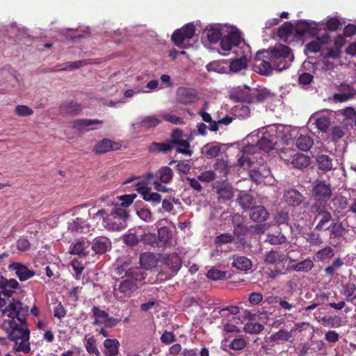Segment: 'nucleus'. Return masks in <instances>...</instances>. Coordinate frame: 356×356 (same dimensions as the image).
<instances>
[{"mask_svg": "<svg viewBox=\"0 0 356 356\" xmlns=\"http://www.w3.org/2000/svg\"><path fill=\"white\" fill-rule=\"evenodd\" d=\"M19 288V282L15 279H7L0 276V309L5 317L2 327L8 338L15 343L13 350L29 353L31 351L30 330L27 325V316L29 308L22 302L13 299L6 305V298H9Z\"/></svg>", "mask_w": 356, "mask_h": 356, "instance_id": "f257e3e1", "label": "nucleus"}, {"mask_svg": "<svg viewBox=\"0 0 356 356\" xmlns=\"http://www.w3.org/2000/svg\"><path fill=\"white\" fill-rule=\"evenodd\" d=\"M128 218V211L118 205L116 207H113L110 212L107 209H102L94 213L91 216V219L96 225H99L102 222L104 227L112 231L124 229Z\"/></svg>", "mask_w": 356, "mask_h": 356, "instance_id": "f03ea898", "label": "nucleus"}, {"mask_svg": "<svg viewBox=\"0 0 356 356\" xmlns=\"http://www.w3.org/2000/svg\"><path fill=\"white\" fill-rule=\"evenodd\" d=\"M261 55L264 58L270 60L275 70L279 72L289 67L293 60L291 49L281 44L275 45L273 48L259 51L256 58L257 60H260Z\"/></svg>", "mask_w": 356, "mask_h": 356, "instance_id": "7ed1b4c3", "label": "nucleus"}, {"mask_svg": "<svg viewBox=\"0 0 356 356\" xmlns=\"http://www.w3.org/2000/svg\"><path fill=\"white\" fill-rule=\"evenodd\" d=\"M143 280H136L134 278L118 280L114 285V296L116 299L122 300L129 298L138 288V283Z\"/></svg>", "mask_w": 356, "mask_h": 356, "instance_id": "20e7f679", "label": "nucleus"}, {"mask_svg": "<svg viewBox=\"0 0 356 356\" xmlns=\"http://www.w3.org/2000/svg\"><path fill=\"white\" fill-rule=\"evenodd\" d=\"M312 193L316 204L325 205L332 195L331 185L325 180L317 179L314 182Z\"/></svg>", "mask_w": 356, "mask_h": 356, "instance_id": "39448f33", "label": "nucleus"}, {"mask_svg": "<svg viewBox=\"0 0 356 356\" xmlns=\"http://www.w3.org/2000/svg\"><path fill=\"white\" fill-rule=\"evenodd\" d=\"M272 94L266 88L257 90L250 94L238 92L232 95V99L236 102H246L248 104L262 103L271 97Z\"/></svg>", "mask_w": 356, "mask_h": 356, "instance_id": "423d86ee", "label": "nucleus"}, {"mask_svg": "<svg viewBox=\"0 0 356 356\" xmlns=\"http://www.w3.org/2000/svg\"><path fill=\"white\" fill-rule=\"evenodd\" d=\"M115 273L118 275H124L127 278H134L136 280H144L143 270L137 266H134L130 260L124 261L115 268Z\"/></svg>", "mask_w": 356, "mask_h": 356, "instance_id": "0eeeda50", "label": "nucleus"}, {"mask_svg": "<svg viewBox=\"0 0 356 356\" xmlns=\"http://www.w3.org/2000/svg\"><path fill=\"white\" fill-rule=\"evenodd\" d=\"M195 31L194 24L193 23H188L181 29L174 31L171 37L172 41L176 46L181 47V44L186 40H190L194 36Z\"/></svg>", "mask_w": 356, "mask_h": 356, "instance_id": "6e6552de", "label": "nucleus"}, {"mask_svg": "<svg viewBox=\"0 0 356 356\" xmlns=\"http://www.w3.org/2000/svg\"><path fill=\"white\" fill-rule=\"evenodd\" d=\"M176 99L181 104H193L197 99V92L193 88L179 87L177 90Z\"/></svg>", "mask_w": 356, "mask_h": 356, "instance_id": "1a4fd4ad", "label": "nucleus"}, {"mask_svg": "<svg viewBox=\"0 0 356 356\" xmlns=\"http://www.w3.org/2000/svg\"><path fill=\"white\" fill-rule=\"evenodd\" d=\"M102 120L90 119H77L72 122V128L79 132H87L95 130L97 128L95 125H102Z\"/></svg>", "mask_w": 356, "mask_h": 356, "instance_id": "9d476101", "label": "nucleus"}, {"mask_svg": "<svg viewBox=\"0 0 356 356\" xmlns=\"http://www.w3.org/2000/svg\"><path fill=\"white\" fill-rule=\"evenodd\" d=\"M241 42V35L238 31H230L220 39V47L224 51H230Z\"/></svg>", "mask_w": 356, "mask_h": 356, "instance_id": "9b49d317", "label": "nucleus"}, {"mask_svg": "<svg viewBox=\"0 0 356 356\" xmlns=\"http://www.w3.org/2000/svg\"><path fill=\"white\" fill-rule=\"evenodd\" d=\"M339 92L333 95V100L337 102H346L356 95V90L350 85L341 83L338 88Z\"/></svg>", "mask_w": 356, "mask_h": 356, "instance_id": "f8f14e48", "label": "nucleus"}, {"mask_svg": "<svg viewBox=\"0 0 356 356\" xmlns=\"http://www.w3.org/2000/svg\"><path fill=\"white\" fill-rule=\"evenodd\" d=\"M122 145L118 142L104 138L99 141L94 147L93 152L95 154H105L110 151L118 150Z\"/></svg>", "mask_w": 356, "mask_h": 356, "instance_id": "ddd939ff", "label": "nucleus"}, {"mask_svg": "<svg viewBox=\"0 0 356 356\" xmlns=\"http://www.w3.org/2000/svg\"><path fill=\"white\" fill-rule=\"evenodd\" d=\"M161 261L163 264L170 268L174 273H176L181 267L182 260L180 256L176 253L164 254Z\"/></svg>", "mask_w": 356, "mask_h": 356, "instance_id": "4468645a", "label": "nucleus"}, {"mask_svg": "<svg viewBox=\"0 0 356 356\" xmlns=\"http://www.w3.org/2000/svg\"><path fill=\"white\" fill-rule=\"evenodd\" d=\"M9 268L15 271V274L22 282L26 281L33 277L35 271L29 269L26 265L14 262L9 265Z\"/></svg>", "mask_w": 356, "mask_h": 356, "instance_id": "2eb2a0df", "label": "nucleus"}, {"mask_svg": "<svg viewBox=\"0 0 356 356\" xmlns=\"http://www.w3.org/2000/svg\"><path fill=\"white\" fill-rule=\"evenodd\" d=\"M159 248H167L172 245L173 232L168 227H161L157 232Z\"/></svg>", "mask_w": 356, "mask_h": 356, "instance_id": "dca6fc26", "label": "nucleus"}, {"mask_svg": "<svg viewBox=\"0 0 356 356\" xmlns=\"http://www.w3.org/2000/svg\"><path fill=\"white\" fill-rule=\"evenodd\" d=\"M91 248L95 254H103L111 249V242L106 236H97L93 239Z\"/></svg>", "mask_w": 356, "mask_h": 356, "instance_id": "f3484780", "label": "nucleus"}, {"mask_svg": "<svg viewBox=\"0 0 356 356\" xmlns=\"http://www.w3.org/2000/svg\"><path fill=\"white\" fill-rule=\"evenodd\" d=\"M313 208L315 209L316 211L319 216H321V218L316 225L315 229L318 231L329 229L328 226L326 225L332 220L331 213L327 210L322 209L321 207L318 204H314Z\"/></svg>", "mask_w": 356, "mask_h": 356, "instance_id": "a211bd4d", "label": "nucleus"}, {"mask_svg": "<svg viewBox=\"0 0 356 356\" xmlns=\"http://www.w3.org/2000/svg\"><path fill=\"white\" fill-rule=\"evenodd\" d=\"M284 200L289 206H299L304 200V196L296 189H289L284 195Z\"/></svg>", "mask_w": 356, "mask_h": 356, "instance_id": "6ab92c4d", "label": "nucleus"}, {"mask_svg": "<svg viewBox=\"0 0 356 356\" xmlns=\"http://www.w3.org/2000/svg\"><path fill=\"white\" fill-rule=\"evenodd\" d=\"M68 229L72 232L86 233L90 231V225L86 219L77 217L68 222Z\"/></svg>", "mask_w": 356, "mask_h": 356, "instance_id": "aec40b11", "label": "nucleus"}, {"mask_svg": "<svg viewBox=\"0 0 356 356\" xmlns=\"http://www.w3.org/2000/svg\"><path fill=\"white\" fill-rule=\"evenodd\" d=\"M293 29L296 34L300 36L307 35H314L317 33V29L315 27H312L310 24L305 21H299Z\"/></svg>", "mask_w": 356, "mask_h": 356, "instance_id": "412c9836", "label": "nucleus"}, {"mask_svg": "<svg viewBox=\"0 0 356 356\" xmlns=\"http://www.w3.org/2000/svg\"><path fill=\"white\" fill-rule=\"evenodd\" d=\"M269 216L266 209L263 206H256L251 207L250 218L254 222H264Z\"/></svg>", "mask_w": 356, "mask_h": 356, "instance_id": "4be33fe9", "label": "nucleus"}, {"mask_svg": "<svg viewBox=\"0 0 356 356\" xmlns=\"http://www.w3.org/2000/svg\"><path fill=\"white\" fill-rule=\"evenodd\" d=\"M276 143L275 136L266 134L258 141L257 146L264 152L268 153L270 150L273 149Z\"/></svg>", "mask_w": 356, "mask_h": 356, "instance_id": "5701e85b", "label": "nucleus"}, {"mask_svg": "<svg viewBox=\"0 0 356 356\" xmlns=\"http://www.w3.org/2000/svg\"><path fill=\"white\" fill-rule=\"evenodd\" d=\"M89 243L83 238L79 239L71 248L70 252L72 254H77L79 257H86L88 254Z\"/></svg>", "mask_w": 356, "mask_h": 356, "instance_id": "b1692460", "label": "nucleus"}, {"mask_svg": "<svg viewBox=\"0 0 356 356\" xmlns=\"http://www.w3.org/2000/svg\"><path fill=\"white\" fill-rule=\"evenodd\" d=\"M330 40V36L325 34L321 38H317L316 40L309 42L306 46V49L311 53H317L321 50L322 44H328Z\"/></svg>", "mask_w": 356, "mask_h": 356, "instance_id": "393cba45", "label": "nucleus"}, {"mask_svg": "<svg viewBox=\"0 0 356 356\" xmlns=\"http://www.w3.org/2000/svg\"><path fill=\"white\" fill-rule=\"evenodd\" d=\"M232 267L239 270H248L252 267V261L246 257L234 255Z\"/></svg>", "mask_w": 356, "mask_h": 356, "instance_id": "a878e982", "label": "nucleus"}, {"mask_svg": "<svg viewBox=\"0 0 356 356\" xmlns=\"http://www.w3.org/2000/svg\"><path fill=\"white\" fill-rule=\"evenodd\" d=\"M106 356H118L120 343L116 339H107L104 342Z\"/></svg>", "mask_w": 356, "mask_h": 356, "instance_id": "bb28decb", "label": "nucleus"}, {"mask_svg": "<svg viewBox=\"0 0 356 356\" xmlns=\"http://www.w3.org/2000/svg\"><path fill=\"white\" fill-rule=\"evenodd\" d=\"M60 110L65 113L76 115L81 111L82 106L74 101L65 102L61 104Z\"/></svg>", "mask_w": 356, "mask_h": 356, "instance_id": "cd10ccee", "label": "nucleus"}, {"mask_svg": "<svg viewBox=\"0 0 356 356\" xmlns=\"http://www.w3.org/2000/svg\"><path fill=\"white\" fill-rule=\"evenodd\" d=\"M316 161L318 168L323 172H327L332 169V159L328 155H318Z\"/></svg>", "mask_w": 356, "mask_h": 356, "instance_id": "c85d7f7f", "label": "nucleus"}, {"mask_svg": "<svg viewBox=\"0 0 356 356\" xmlns=\"http://www.w3.org/2000/svg\"><path fill=\"white\" fill-rule=\"evenodd\" d=\"M309 157L302 153H297L293 155L291 161L293 166L298 169L306 168L309 165Z\"/></svg>", "mask_w": 356, "mask_h": 356, "instance_id": "c756f323", "label": "nucleus"}, {"mask_svg": "<svg viewBox=\"0 0 356 356\" xmlns=\"http://www.w3.org/2000/svg\"><path fill=\"white\" fill-rule=\"evenodd\" d=\"M173 177L172 170L168 166H163L157 170V180L163 184H168Z\"/></svg>", "mask_w": 356, "mask_h": 356, "instance_id": "7c9ffc66", "label": "nucleus"}, {"mask_svg": "<svg viewBox=\"0 0 356 356\" xmlns=\"http://www.w3.org/2000/svg\"><path fill=\"white\" fill-rule=\"evenodd\" d=\"M92 317L94 318L92 324L94 325L104 324L108 317V314L102 310L98 306H94L92 309Z\"/></svg>", "mask_w": 356, "mask_h": 356, "instance_id": "2f4dec72", "label": "nucleus"}, {"mask_svg": "<svg viewBox=\"0 0 356 356\" xmlns=\"http://www.w3.org/2000/svg\"><path fill=\"white\" fill-rule=\"evenodd\" d=\"M330 231V238H339L343 236L346 232V228L343 225L342 222H332L328 226Z\"/></svg>", "mask_w": 356, "mask_h": 356, "instance_id": "473e14b6", "label": "nucleus"}, {"mask_svg": "<svg viewBox=\"0 0 356 356\" xmlns=\"http://www.w3.org/2000/svg\"><path fill=\"white\" fill-rule=\"evenodd\" d=\"M136 194L134 193L123 195L118 197V199L122 201L120 205L118 204V202H115L114 201H110L111 204H108V205H111L113 207H116V205H118V207L125 209V207H128L133 203L134 200L136 199Z\"/></svg>", "mask_w": 356, "mask_h": 356, "instance_id": "72a5a7b5", "label": "nucleus"}, {"mask_svg": "<svg viewBox=\"0 0 356 356\" xmlns=\"http://www.w3.org/2000/svg\"><path fill=\"white\" fill-rule=\"evenodd\" d=\"M312 120H314L316 127L321 131L325 132L331 124L330 118L328 116L321 115L319 116L313 117Z\"/></svg>", "mask_w": 356, "mask_h": 356, "instance_id": "f704fd0d", "label": "nucleus"}, {"mask_svg": "<svg viewBox=\"0 0 356 356\" xmlns=\"http://www.w3.org/2000/svg\"><path fill=\"white\" fill-rule=\"evenodd\" d=\"M173 148L172 144L170 142L168 143H156L153 142L149 146V151L151 152H163L167 153L171 151Z\"/></svg>", "mask_w": 356, "mask_h": 356, "instance_id": "c9c22d12", "label": "nucleus"}, {"mask_svg": "<svg viewBox=\"0 0 356 356\" xmlns=\"http://www.w3.org/2000/svg\"><path fill=\"white\" fill-rule=\"evenodd\" d=\"M161 120L156 115H148L143 118L139 122V126L145 129H149L157 127Z\"/></svg>", "mask_w": 356, "mask_h": 356, "instance_id": "e433bc0d", "label": "nucleus"}, {"mask_svg": "<svg viewBox=\"0 0 356 356\" xmlns=\"http://www.w3.org/2000/svg\"><path fill=\"white\" fill-rule=\"evenodd\" d=\"M342 287L343 290L341 293L343 296L346 297L347 300L353 301V300L356 299V296L352 298L356 291V285L354 282L348 281L343 284Z\"/></svg>", "mask_w": 356, "mask_h": 356, "instance_id": "4c0bfd02", "label": "nucleus"}, {"mask_svg": "<svg viewBox=\"0 0 356 356\" xmlns=\"http://www.w3.org/2000/svg\"><path fill=\"white\" fill-rule=\"evenodd\" d=\"M284 260V255L277 250H271L265 254L264 261L267 264H275Z\"/></svg>", "mask_w": 356, "mask_h": 356, "instance_id": "58836bf2", "label": "nucleus"}, {"mask_svg": "<svg viewBox=\"0 0 356 356\" xmlns=\"http://www.w3.org/2000/svg\"><path fill=\"white\" fill-rule=\"evenodd\" d=\"M314 142L313 139L308 136H299L296 140V147L302 150L307 152L308 151L313 145Z\"/></svg>", "mask_w": 356, "mask_h": 356, "instance_id": "ea45409f", "label": "nucleus"}, {"mask_svg": "<svg viewBox=\"0 0 356 356\" xmlns=\"http://www.w3.org/2000/svg\"><path fill=\"white\" fill-rule=\"evenodd\" d=\"M294 26L291 22H284L279 29L277 35L281 39L286 40L291 35L294 31Z\"/></svg>", "mask_w": 356, "mask_h": 356, "instance_id": "a19ab883", "label": "nucleus"}, {"mask_svg": "<svg viewBox=\"0 0 356 356\" xmlns=\"http://www.w3.org/2000/svg\"><path fill=\"white\" fill-rule=\"evenodd\" d=\"M207 38L211 43H216L222 38V32L219 26L207 28Z\"/></svg>", "mask_w": 356, "mask_h": 356, "instance_id": "79ce46f5", "label": "nucleus"}, {"mask_svg": "<svg viewBox=\"0 0 356 356\" xmlns=\"http://www.w3.org/2000/svg\"><path fill=\"white\" fill-rule=\"evenodd\" d=\"M237 202L244 209L254 207V198L248 193L241 194L237 198Z\"/></svg>", "mask_w": 356, "mask_h": 356, "instance_id": "37998d69", "label": "nucleus"}, {"mask_svg": "<svg viewBox=\"0 0 356 356\" xmlns=\"http://www.w3.org/2000/svg\"><path fill=\"white\" fill-rule=\"evenodd\" d=\"M140 262L145 268H151L156 264V258L152 253H143L140 255Z\"/></svg>", "mask_w": 356, "mask_h": 356, "instance_id": "c03bdc74", "label": "nucleus"}, {"mask_svg": "<svg viewBox=\"0 0 356 356\" xmlns=\"http://www.w3.org/2000/svg\"><path fill=\"white\" fill-rule=\"evenodd\" d=\"M334 256V250L330 247L326 246L319 250H318L316 253V257L318 261H323L326 259H330Z\"/></svg>", "mask_w": 356, "mask_h": 356, "instance_id": "a18cd8bd", "label": "nucleus"}, {"mask_svg": "<svg viewBox=\"0 0 356 356\" xmlns=\"http://www.w3.org/2000/svg\"><path fill=\"white\" fill-rule=\"evenodd\" d=\"M272 62L269 60H262L260 63L258 65L257 68L260 74L267 76L272 73L273 70H275L274 67L272 65Z\"/></svg>", "mask_w": 356, "mask_h": 356, "instance_id": "49530a36", "label": "nucleus"}, {"mask_svg": "<svg viewBox=\"0 0 356 356\" xmlns=\"http://www.w3.org/2000/svg\"><path fill=\"white\" fill-rule=\"evenodd\" d=\"M313 261L309 259H307L295 265L291 266V268L298 272H308L313 268Z\"/></svg>", "mask_w": 356, "mask_h": 356, "instance_id": "de8ad7c7", "label": "nucleus"}, {"mask_svg": "<svg viewBox=\"0 0 356 356\" xmlns=\"http://www.w3.org/2000/svg\"><path fill=\"white\" fill-rule=\"evenodd\" d=\"M214 169L225 177L229 172V166L227 161L223 159H218L213 165Z\"/></svg>", "mask_w": 356, "mask_h": 356, "instance_id": "09e8293b", "label": "nucleus"}, {"mask_svg": "<svg viewBox=\"0 0 356 356\" xmlns=\"http://www.w3.org/2000/svg\"><path fill=\"white\" fill-rule=\"evenodd\" d=\"M204 149L207 157L215 158L219 154L221 149L218 144L212 143L204 145Z\"/></svg>", "mask_w": 356, "mask_h": 356, "instance_id": "8fccbe9b", "label": "nucleus"}, {"mask_svg": "<svg viewBox=\"0 0 356 356\" xmlns=\"http://www.w3.org/2000/svg\"><path fill=\"white\" fill-rule=\"evenodd\" d=\"M175 145H177V152L186 155H191L192 152L189 149L190 143L186 140H175Z\"/></svg>", "mask_w": 356, "mask_h": 356, "instance_id": "3c124183", "label": "nucleus"}, {"mask_svg": "<svg viewBox=\"0 0 356 356\" xmlns=\"http://www.w3.org/2000/svg\"><path fill=\"white\" fill-rule=\"evenodd\" d=\"M207 277L212 280H223L226 277V272L216 268H212L207 272Z\"/></svg>", "mask_w": 356, "mask_h": 356, "instance_id": "603ef678", "label": "nucleus"}, {"mask_svg": "<svg viewBox=\"0 0 356 356\" xmlns=\"http://www.w3.org/2000/svg\"><path fill=\"white\" fill-rule=\"evenodd\" d=\"M239 321L240 318L233 317L232 320H229V322L224 325V330L227 333L240 332V325L234 324L235 322L238 323Z\"/></svg>", "mask_w": 356, "mask_h": 356, "instance_id": "864d4df0", "label": "nucleus"}, {"mask_svg": "<svg viewBox=\"0 0 356 356\" xmlns=\"http://www.w3.org/2000/svg\"><path fill=\"white\" fill-rule=\"evenodd\" d=\"M247 346V342L243 337L234 339L229 345L230 349L234 350H241Z\"/></svg>", "mask_w": 356, "mask_h": 356, "instance_id": "5fc2aeb1", "label": "nucleus"}, {"mask_svg": "<svg viewBox=\"0 0 356 356\" xmlns=\"http://www.w3.org/2000/svg\"><path fill=\"white\" fill-rule=\"evenodd\" d=\"M219 200H229L233 197L232 189L227 186H222L218 190Z\"/></svg>", "mask_w": 356, "mask_h": 356, "instance_id": "6e6d98bb", "label": "nucleus"}, {"mask_svg": "<svg viewBox=\"0 0 356 356\" xmlns=\"http://www.w3.org/2000/svg\"><path fill=\"white\" fill-rule=\"evenodd\" d=\"M263 325L259 323H248L244 326V330L250 334H258L264 330Z\"/></svg>", "mask_w": 356, "mask_h": 356, "instance_id": "4d7b16f0", "label": "nucleus"}, {"mask_svg": "<svg viewBox=\"0 0 356 356\" xmlns=\"http://www.w3.org/2000/svg\"><path fill=\"white\" fill-rule=\"evenodd\" d=\"M16 247L19 251L26 252L31 248V243L26 237L22 236L17 241Z\"/></svg>", "mask_w": 356, "mask_h": 356, "instance_id": "13d9d810", "label": "nucleus"}, {"mask_svg": "<svg viewBox=\"0 0 356 356\" xmlns=\"http://www.w3.org/2000/svg\"><path fill=\"white\" fill-rule=\"evenodd\" d=\"M15 113L19 117H26L32 115L33 111L26 105H17L15 108Z\"/></svg>", "mask_w": 356, "mask_h": 356, "instance_id": "bf43d9fd", "label": "nucleus"}, {"mask_svg": "<svg viewBox=\"0 0 356 356\" xmlns=\"http://www.w3.org/2000/svg\"><path fill=\"white\" fill-rule=\"evenodd\" d=\"M143 198L145 201L153 204H159L161 201V195L157 193L152 192L151 189L146 194H144Z\"/></svg>", "mask_w": 356, "mask_h": 356, "instance_id": "052dcab7", "label": "nucleus"}, {"mask_svg": "<svg viewBox=\"0 0 356 356\" xmlns=\"http://www.w3.org/2000/svg\"><path fill=\"white\" fill-rule=\"evenodd\" d=\"M143 241L145 244L150 245L152 247H158L159 248V243L157 240V236L156 234L153 233H147L145 234L143 236Z\"/></svg>", "mask_w": 356, "mask_h": 356, "instance_id": "680f3d73", "label": "nucleus"}, {"mask_svg": "<svg viewBox=\"0 0 356 356\" xmlns=\"http://www.w3.org/2000/svg\"><path fill=\"white\" fill-rule=\"evenodd\" d=\"M292 337L291 332H288L285 330H280L278 332L273 334V339L281 340V341H289Z\"/></svg>", "mask_w": 356, "mask_h": 356, "instance_id": "e2e57ef3", "label": "nucleus"}, {"mask_svg": "<svg viewBox=\"0 0 356 356\" xmlns=\"http://www.w3.org/2000/svg\"><path fill=\"white\" fill-rule=\"evenodd\" d=\"M246 67V63L241 58L232 60L229 64V69L232 72H238Z\"/></svg>", "mask_w": 356, "mask_h": 356, "instance_id": "0e129e2a", "label": "nucleus"}, {"mask_svg": "<svg viewBox=\"0 0 356 356\" xmlns=\"http://www.w3.org/2000/svg\"><path fill=\"white\" fill-rule=\"evenodd\" d=\"M86 349L90 354H95L97 356H100V353L95 345V340L92 337L88 339L86 343Z\"/></svg>", "mask_w": 356, "mask_h": 356, "instance_id": "69168bd1", "label": "nucleus"}, {"mask_svg": "<svg viewBox=\"0 0 356 356\" xmlns=\"http://www.w3.org/2000/svg\"><path fill=\"white\" fill-rule=\"evenodd\" d=\"M216 173L212 170L202 172L197 176L198 180L203 182H210L216 179Z\"/></svg>", "mask_w": 356, "mask_h": 356, "instance_id": "338daca9", "label": "nucleus"}, {"mask_svg": "<svg viewBox=\"0 0 356 356\" xmlns=\"http://www.w3.org/2000/svg\"><path fill=\"white\" fill-rule=\"evenodd\" d=\"M275 222L279 225H288L289 221V216L288 212L280 211L275 217Z\"/></svg>", "mask_w": 356, "mask_h": 356, "instance_id": "774afa93", "label": "nucleus"}]
</instances>
